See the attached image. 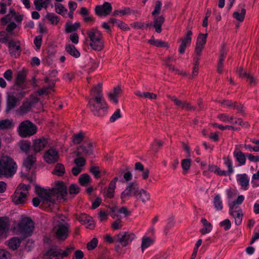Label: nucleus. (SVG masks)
<instances>
[{
    "instance_id": "obj_1",
    "label": "nucleus",
    "mask_w": 259,
    "mask_h": 259,
    "mask_svg": "<svg viewBox=\"0 0 259 259\" xmlns=\"http://www.w3.org/2000/svg\"><path fill=\"white\" fill-rule=\"evenodd\" d=\"M17 170V165L11 157L7 155L0 157V178H11Z\"/></svg>"
},
{
    "instance_id": "obj_2",
    "label": "nucleus",
    "mask_w": 259,
    "mask_h": 259,
    "mask_svg": "<svg viewBox=\"0 0 259 259\" xmlns=\"http://www.w3.org/2000/svg\"><path fill=\"white\" fill-rule=\"evenodd\" d=\"M36 196L33 198L32 203L35 207L41 206L45 205L51 206L54 202V198L50 194L51 191L39 186L35 188Z\"/></svg>"
},
{
    "instance_id": "obj_3",
    "label": "nucleus",
    "mask_w": 259,
    "mask_h": 259,
    "mask_svg": "<svg viewBox=\"0 0 259 259\" xmlns=\"http://www.w3.org/2000/svg\"><path fill=\"white\" fill-rule=\"evenodd\" d=\"M89 107L93 114L98 116H103L107 112L108 106L102 96L92 98L89 101Z\"/></svg>"
},
{
    "instance_id": "obj_4",
    "label": "nucleus",
    "mask_w": 259,
    "mask_h": 259,
    "mask_svg": "<svg viewBox=\"0 0 259 259\" xmlns=\"http://www.w3.org/2000/svg\"><path fill=\"white\" fill-rule=\"evenodd\" d=\"M69 225L66 218L62 215L56 217L54 220V232L60 240L65 239L68 234Z\"/></svg>"
},
{
    "instance_id": "obj_5",
    "label": "nucleus",
    "mask_w": 259,
    "mask_h": 259,
    "mask_svg": "<svg viewBox=\"0 0 259 259\" xmlns=\"http://www.w3.org/2000/svg\"><path fill=\"white\" fill-rule=\"evenodd\" d=\"M87 33L92 48L96 51L102 50L104 48V40L101 32L96 28H92Z\"/></svg>"
},
{
    "instance_id": "obj_6",
    "label": "nucleus",
    "mask_w": 259,
    "mask_h": 259,
    "mask_svg": "<svg viewBox=\"0 0 259 259\" xmlns=\"http://www.w3.org/2000/svg\"><path fill=\"white\" fill-rule=\"evenodd\" d=\"M29 188V185L20 184L12 195L13 202L18 205L25 203Z\"/></svg>"
},
{
    "instance_id": "obj_7",
    "label": "nucleus",
    "mask_w": 259,
    "mask_h": 259,
    "mask_svg": "<svg viewBox=\"0 0 259 259\" xmlns=\"http://www.w3.org/2000/svg\"><path fill=\"white\" fill-rule=\"evenodd\" d=\"M18 132L21 137H30L36 133L37 127L30 121L25 120L20 124Z\"/></svg>"
},
{
    "instance_id": "obj_8",
    "label": "nucleus",
    "mask_w": 259,
    "mask_h": 259,
    "mask_svg": "<svg viewBox=\"0 0 259 259\" xmlns=\"http://www.w3.org/2000/svg\"><path fill=\"white\" fill-rule=\"evenodd\" d=\"M34 223L28 218L22 219L21 222L18 225L15 231L17 233L23 234L25 236L30 235L33 231Z\"/></svg>"
},
{
    "instance_id": "obj_9",
    "label": "nucleus",
    "mask_w": 259,
    "mask_h": 259,
    "mask_svg": "<svg viewBox=\"0 0 259 259\" xmlns=\"http://www.w3.org/2000/svg\"><path fill=\"white\" fill-rule=\"evenodd\" d=\"M51 191L50 194L52 197L56 199L64 198L67 194V187L64 183L60 181H57L55 183V187L51 189H47Z\"/></svg>"
},
{
    "instance_id": "obj_10",
    "label": "nucleus",
    "mask_w": 259,
    "mask_h": 259,
    "mask_svg": "<svg viewBox=\"0 0 259 259\" xmlns=\"http://www.w3.org/2000/svg\"><path fill=\"white\" fill-rule=\"evenodd\" d=\"M136 238V236L134 233L124 231L118 234L115 237V240L122 246L125 247L130 244Z\"/></svg>"
},
{
    "instance_id": "obj_11",
    "label": "nucleus",
    "mask_w": 259,
    "mask_h": 259,
    "mask_svg": "<svg viewBox=\"0 0 259 259\" xmlns=\"http://www.w3.org/2000/svg\"><path fill=\"white\" fill-rule=\"evenodd\" d=\"M68 254L67 249L63 250L57 247L50 249L44 255V259H62Z\"/></svg>"
},
{
    "instance_id": "obj_12",
    "label": "nucleus",
    "mask_w": 259,
    "mask_h": 259,
    "mask_svg": "<svg viewBox=\"0 0 259 259\" xmlns=\"http://www.w3.org/2000/svg\"><path fill=\"white\" fill-rule=\"evenodd\" d=\"M192 32L189 30L183 37L178 40V42H180L178 52L180 54H184L186 49L190 46L192 41Z\"/></svg>"
},
{
    "instance_id": "obj_13",
    "label": "nucleus",
    "mask_w": 259,
    "mask_h": 259,
    "mask_svg": "<svg viewBox=\"0 0 259 259\" xmlns=\"http://www.w3.org/2000/svg\"><path fill=\"white\" fill-rule=\"evenodd\" d=\"M43 159L48 164H53L59 159V152L55 148H51L44 153Z\"/></svg>"
},
{
    "instance_id": "obj_14",
    "label": "nucleus",
    "mask_w": 259,
    "mask_h": 259,
    "mask_svg": "<svg viewBox=\"0 0 259 259\" xmlns=\"http://www.w3.org/2000/svg\"><path fill=\"white\" fill-rule=\"evenodd\" d=\"M138 189V187L137 185H129L121 193V199L123 201H125L131 197L136 195Z\"/></svg>"
},
{
    "instance_id": "obj_15",
    "label": "nucleus",
    "mask_w": 259,
    "mask_h": 259,
    "mask_svg": "<svg viewBox=\"0 0 259 259\" xmlns=\"http://www.w3.org/2000/svg\"><path fill=\"white\" fill-rule=\"evenodd\" d=\"M38 99L35 95L32 96L29 101L25 102L21 108L16 111L18 115H23L26 113L30 109L33 104L36 103Z\"/></svg>"
},
{
    "instance_id": "obj_16",
    "label": "nucleus",
    "mask_w": 259,
    "mask_h": 259,
    "mask_svg": "<svg viewBox=\"0 0 259 259\" xmlns=\"http://www.w3.org/2000/svg\"><path fill=\"white\" fill-rule=\"evenodd\" d=\"M229 206V213L234 218L237 225H240L242 222L243 213L240 207H234V204Z\"/></svg>"
},
{
    "instance_id": "obj_17",
    "label": "nucleus",
    "mask_w": 259,
    "mask_h": 259,
    "mask_svg": "<svg viewBox=\"0 0 259 259\" xmlns=\"http://www.w3.org/2000/svg\"><path fill=\"white\" fill-rule=\"evenodd\" d=\"M48 145L46 139L42 138L35 139L33 140L32 149L36 153L41 151Z\"/></svg>"
},
{
    "instance_id": "obj_18",
    "label": "nucleus",
    "mask_w": 259,
    "mask_h": 259,
    "mask_svg": "<svg viewBox=\"0 0 259 259\" xmlns=\"http://www.w3.org/2000/svg\"><path fill=\"white\" fill-rule=\"evenodd\" d=\"M112 11V6L109 3L105 2L102 6H98L96 7L95 11L99 16H106L110 13Z\"/></svg>"
},
{
    "instance_id": "obj_19",
    "label": "nucleus",
    "mask_w": 259,
    "mask_h": 259,
    "mask_svg": "<svg viewBox=\"0 0 259 259\" xmlns=\"http://www.w3.org/2000/svg\"><path fill=\"white\" fill-rule=\"evenodd\" d=\"M95 144L91 142L84 143L83 145L78 148L79 154L91 155L93 153Z\"/></svg>"
},
{
    "instance_id": "obj_20",
    "label": "nucleus",
    "mask_w": 259,
    "mask_h": 259,
    "mask_svg": "<svg viewBox=\"0 0 259 259\" xmlns=\"http://www.w3.org/2000/svg\"><path fill=\"white\" fill-rule=\"evenodd\" d=\"M77 219L88 228L93 229L95 227L94 222L92 218L86 214H82Z\"/></svg>"
},
{
    "instance_id": "obj_21",
    "label": "nucleus",
    "mask_w": 259,
    "mask_h": 259,
    "mask_svg": "<svg viewBox=\"0 0 259 259\" xmlns=\"http://www.w3.org/2000/svg\"><path fill=\"white\" fill-rule=\"evenodd\" d=\"M236 180L243 190H246L248 189L249 180L246 175H237L236 176Z\"/></svg>"
},
{
    "instance_id": "obj_22",
    "label": "nucleus",
    "mask_w": 259,
    "mask_h": 259,
    "mask_svg": "<svg viewBox=\"0 0 259 259\" xmlns=\"http://www.w3.org/2000/svg\"><path fill=\"white\" fill-rule=\"evenodd\" d=\"M121 90L119 87L115 88L112 91L109 92L108 94L110 101L112 103L117 104L118 102V97L121 95Z\"/></svg>"
},
{
    "instance_id": "obj_23",
    "label": "nucleus",
    "mask_w": 259,
    "mask_h": 259,
    "mask_svg": "<svg viewBox=\"0 0 259 259\" xmlns=\"http://www.w3.org/2000/svg\"><path fill=\"white\" fill-rule=\"evenodd\" d=\"M246 14V10L244 7H239L234 12L233 17L237 21L242 22L244 21Z\"/></svg>"
},
{
    "instance_id": "obj_24",
    "label": "nucleus",
    "mask_w": 259,
    "mask_h": 259,
    "mask_svg": "<svg viewBox=\"0 0 259 259\" xmlns=\"http://www.w3.org/2000/svg\"><path fill=\"white\" fill-rule=\"evenodd\" d=\"M9 228L8 219L7 218H0V236H5Z\"/></svg>"
},
{
    "instance_id": "obj_25",
    "label": "nucleus",
    "mask_w": 259,
    "mask_h": 259,
    "mask_svg": "<svg viewBox=\"0 0 259 259\" xmlns=\"http://www.w3.org/2000/svg\"><path fill=\"white\" fill-rule=\"evenodd\" d=\"M36 162V156L35 155H28L24 159L23 165L27 169L32 168Z\"/></svg>"
},
{
    "instance_id": "obj_26",
    "label": "nucleus",
    "mask_w": 259,
    "mask_h": 259,
    "mask_svg": "<svg viewBox=\"0 0 259 259\" xmlns=\"http://www.w3.org/2000/svg\"><path fill=\"white\" fill-rule=\"evenodd\" d=\"M15 123L13 119H4L0 120V130H8L13 128Z\"/></svg>"
},
{
    "instance_id": "obj_27",
    "label": "nucleus",
    "mask_w": 259,
    "mask_h": 259,
    "mask_svg": "<svg viewBox=\"0 0 259 259\" xmlns=\"http://www.w3.org/2000/svg\"><path fill=\"white\" fill-rule=\"evenodd\" d=\"M136 195L138 199L143 203H146L150 199V195L149 193L143 189H138Z\"/></svg>"
},
{
    "instance_id": "obj_28",
    "label": "nucleus",
    "mask_w": 259,
    "mask_h": 259,
    "mask_svg": "<svg viewBox=\"0 0 259 259\" xmlns=\"http://www.w3.org/2000/svg\"><path fill=\"white\" fill-rule=\"evenodd\" d=\"M14 19L16 20L17 21H20L22 20V18L21 16H20L19 18L17 17L15 13L13 11H11L9 14L1 19V23L3 25H6Z\"/></svg>"
},
{
    "instance_id": "obj_29",
    "label": "nucleus",
    "mask_w": 259,
    "mask_h": 259,
    "mask_svg": "<svg viewBox=\"0 0 259 259\" xmlns=\"http://www.w3.org/2000/svg\"><path fill=\"white\" fill-rule=\"evenodd\" d=\"M52 0H34V5L35 9L40 11L42 9H46Z\"/></svg>"
},
{
    "instance_id": "obj_30",
    "label": "nucleus",
    "mask_w": 259,
    "mask_h": 259,
    "mask_svg": "<svg viewBox=\"0 0 259 259\" xmlns=\"http://www.w3.org/2000/svg\"><path fill=\"white\" fill-rule=\"evenodd\" d=\"M153 26L157 32L159 33L161 31V25L163 24L164 19L162 16H154Z\"/></svg>"
},
{
    "instance_id": "obj_31",
    "label": "nucleus",
    "mask_w": 259,
    "mask_h": 259,
    "mask_svg": "<svg viewBox=\"0 0 259 259\" xmlns=\"http://www.w3.org/2000/svg\"><path fill=\"white\" fill-rule=\"evenodd\" d=\"M219 118L220 120L224 122L236 123L240 125H241L242 122L241 119H238L234 120L231 117L229 116L227 114H221L219 116Z\"/></svg>"
},
{
    "instance_id": "obj_32",
    "label": "nucleus",
    "mask_w": 259,
    "mask_h": 259,
    "mask_svg": "<svg viewBox=\"0 0 259 259\" xmlns=\"http://www.w3.org/2000/svg\"><path fill=\"white\" fill-rule=\"evenodd\" d=\"M171 99L174 102L175 105L180 108L187 110H191L192 109V106L189 103L184 101L180 100L175 97H171Z\"/></svg>"
},
{
    "instance_id": "obj_33",
    "label": "nucleus",
    "mask_w": 259,
    "mask_h": 259,
    "mask_svg": "<svg viewBox=\"0 0 259 259\" xmlns=\"http://www.w3.org/2000/svg\"><path fill=\"white\" fill-rule=\"evenodd\" d=\"M132 13L129 8H122L113 12V15L115 17H122L130 15Z\"/></svg>"
},
{
    "instance_id": "obj_34",
    "label": "nucleus",
    "mask_w": 259,
    "mask_h": 259,
    "mask_svg": "<svg viewBox=\"0 0 259 259\" xmlns=\"http://www.w3.org/2000/svg\"><path fill=\"white\" fill-rule=\"evenodd\" d=\"M127 213L128 212L126 208L125 207H121L120 209H114L111 215L114 219H115L116 217L121 219L122 216L126 217L127 215Z\"/></svg>"
},
{
    "instance_id": "obj_35",
    "label": "nucleus",
    "mask_w": 259,
    "mask_h": 259,
    "mask_svg": "<svg viewBox=\"0 0 259 259\" xmlns=\"http://www.w3.org/2000/svg\"><path fill=\"white\" fill-rule=\"evenodd\" d=\"M117 179L118 178L116 177L112 181H111L106 194L107 197L109 198L113 197L114 192L116 188Z\"/></svg>"
},
{
    "instance_id": "obj_36",
    "label": "nucleus",
    "mask_w": 259,
    "mask_h": 259,
    "mask_svg": "<svg viewBox=\"0 0 259 259\" xmlns=\"http://www.w3.org/2000/svg\"><path fill=\"white\" fill-rule=\"evenodd\" d=\"M201 222L203 225V228L200 230V232L202 234H205L209 233L212 230V226L211 224L208 222L204 218H202L201 220Z\"/></svg>"
},
{
    "instance_id": "obj_37",
    "label": "nucleus",
    "mask_w": 259,
    "mask_h": 259,
    "mask_svg": "<svg viewBox=\"0 0 259 259\" xmlns=\"http://www.w3.org/2000/svg\"><path fill=\"white\" fill-rule=\"evenodd\" d=\"M154 242V240L147 236H144L142 240L141 249L142 251L150 246Z\"/></svg>"
},
{
    "instance_id": "obj_38",
    "label": "nucleus",
    "mask_w": 259,
    "mask_h": 259,
    "mask_svg": "<svg viewBox=\"0 0 259 259\" xmlns=\"http://www.w3.org/2000/svg\"><path fill=\"white\" fill-rule=\"evenodd\" d=\"M66 51L70 55L75 58H78L80 56L79 51L72 45H67L66 47Z\"/></svg>"
},
{
    "instance_id": "obj_39",
    "label": "nucleus",
    "mask_w": 259,
    "mask_h": 259,
    "mask_svg": "<svg viewBox=\"0 0 259 259\" xmlns=\"http://www.w3.org/2000/svg\"><path fill=\"white\" fill-rule=\"evenodd\" d=\"M17 104V100L13 96L9 95L7 100V111L8 112L13 109Z\"/></svg>"
},
{
    "instance_id": "obj_40",
    "label": "nucleus",
    "mask_w": 259,
    "mask_h": 259,
    "mask_svg": "<svg viewBox=\"0 0 259 259\" xmlns=\"http://www.w3.org/2000/svg\"><path fill=\"white\" fill-rule=\"evenodd\" d=\"M54 87V81H51L49 83L48 87H44L38 91V94L39 95H47L53 91V88Z\"/></svg>"
},
{
    "instance_id": "obj_41",
    "label": "nucleus",
    "mask_w": 259,
    "mask_h": 259,
    "mask_svg": "<svg viewBox=\"0 0 259 259\" xmlns=\"http://www.w3.org/2000/svg\"><path fill=\"white\" fill-rule=\"evenodd\" d=\"M208 170L209 171L213 172L219 176H226L228 175V172L225 170H222L215 165H211L208 166Z\"/></svg>"
},
{
    "instance_id": "obj_42",
    "label": "nucleus",
    "mask_w": 259,
    "mask_h": 259,
    "mask_svg": "<svg viewBox=\"0 0 259 259\" xmlns=\"http://www.w3.org/2000/svg\"><path fill=\"white\" fill-rule=\"evenodd\" d=\"M20 242L21 241L19 239L14 237L9 241L8 246L11 249L14 250L19 246Z\"/></svg>"
},
{
    "instance_id": "obj_43",
    "label": "nucleus",
    "mask_w": 259,
    "mask_h": 259,
    "mask_svg": "<svg viewBox=\"0 0 259 259\" xmlns=\"http://www.w3.org/2000/svg\"><path fill=\"white\" fill-rule=\"evenodd\" d=\"M213 205L217 210H221L223 208V203L220 195H217L213 199Z\"/></svg>"
},
{
    "instance_id": "obj_44",
    "label": "nucleus",
    "mask_w": 259,
    "mask_h": 259,
    "mask_svg": "<svg viewBox=\"0 0 259 259\" xmlns=\"http://www.w3.org/2000/svg\"><path fill=\"white\" fill-rule=\"evenodd\" d=\"M234 155L236 160L240 163L241 165H243L245 163V157L244 154L240 151L235 150L234 152Z\"/></svg>"
},
{
    "instance_id": "obj_45",
    "label": "nucleus",
    "mask_w": 259,
    "mask_h": 259,
    "mask_svg": "<svg viewBox=\"0 0 259 259\" xmlns=\"http://www.w3.org/2000/svg\"><path fill=\"white\" fill-rule=\"evenodd\" d=\"M18 145L21 150L24 153L29 152L30 147V143L27 141H21L19 142Z\"/></svg>"
},
{
    "instance_id": "obj_46",
    "label": "nucleus",
    "mask_w": 259,
    "mask_h": 259,
    "mask_svg": "<svg viewBox=\"0 0 259 259\" xmlns=\"http://www.w3.org/2000/svg\"><path fill=\"white\" fill-rule=\"evenodd\" d=\"M244 200V197L242 195H239L236 199L234 201L233 200H229V206H231V204H234V207H239L238 205L241 204Z\"/></svg>"
},
{
    "instance_id": "obj_47",
    "label": "nucleus",
    "mask_w": 259,
    "mask_h": 259,
    "mask_svg": "<svg viewBox=\"0 0 259 259\" xmlns=\"http://www.w3.org/2000/svg\"><path fill=\"white\" fill-rule=\"evenodd\" d=\"M238 74L240 76H246L247 78L248 81L250 84H254L255 83V79L250 75H247L245 71L243 70V68H240L237 71Z\"/></svg>"
},
{
    "instance_id": "obj_48",
    "label": "nucleus",
    "mask_w": 259,
    "mask_h": 259,
    "mask_svg": "<svg viewBox=\"0 0 259 259\" xmlns=\"http://www.w3.org/2000/svg\"><path fill=\"white\" fill-rule=\"evenodd\" d=\"M91 182V178L88 174L81 175L79 178V182L82 186H87Z\"/></svg>"
},
{
    "instance_id": "obj_49",
    "label": "nucleus",
    "mask_w": 259,
    "mask_h": 259,
    "mask_svg": "<svg viewBox=\"0 0 259 259\" xmlns=\"http://www.w3.org/2000/svg\"><path fill=\"white\" fill-rule=\"evenodd\" d=\"M80 26V23L76 22L74 24L67 23L66 25V31L67 32H71L76 30Z\"/></svg>"
},
{
    "instance_id": "obj_50",
    "label": "nucleus",
    "mask_w": 259,
    "mask_h": 259,
    "mask_svg": "<svg viewBox=\"0 0 259 259\" xmlns=\"http://www.w3.org/2000/svg\"><path fill=\"white\" fill-rule=\"evenodd\" d=\"M53 173L58 176H62L65 173L64 165L60 163L57 164L55 167Z\"/></svg>"
},
{
    "instance_id": "obj_51",
    "label": "nucleus",
    "mask_w": 259,
    "mask_h": 259,
    "mask_svg": "<svg viewBox=\"0 0 259 259\" xmlns=\"http://www.w3.org/2000/svg\"><path fill=\"white\" fill-rule=\"evenodd\" d=\"M207 37V33H200L197 38L196 44L204 46L206 42Z\"/></svg>"
},
{
    "instance_id": "obj_52",
    "label": "nucleus",
    "mask_w": 259,
    "mask_h": 259,
    "mask_svg": "<svg viewBox=\"0 0 259 259\" xmlns=\"http://www.w3.org/2000/svg\"><path fill=\"white\" fill-rule=\"evenodd\" d=\"M9 48L10 52L12 56L16 57L19 55L20 53V48L19 46L17 45L10 44Z\"/></svg>"
},
{
    "instance_id": "obj_53",
    "label": "nucleus",
    "mask_w": 259,
    "mask_h": 259,
    "mask_svg": "<svg viewBox=\"0 0 259 259\" xmlns=\"http://www.w3.org/2000/svg\"><path fill=\"white\" fill-rule=\"evenodd\" d=\"M251 184L253 187L259 186V170L252 175Z\"/></svg>"
},
{
    "instance_id": "obj_54",
    "label": "nucleus",
    "mask_w": 259,
    "mask_h": 259,
    "mask_svg": "<svg viewBox=\"0 0 259 259\" xmlns=\"http://www.w3.org/2000/svg\"><path fill=\"white\" fill-rule=\"evenodd\" d=\"M102 84L99 83L96 87H95L93 91H92V95L93 98H95L96 96H102L101 93L102 92Z\"/></svg>"
},
{
    "instance_id": "obj_55",
    "label": "nucleus",
    "mask_w": 259,
    "mask_h": 259,
    "mask_svg": "<svg viewBox=\"0 0 259 259\" xmlns=\"http://www.w3.org/2000/svg\"><path fill=\"white\" fill-rule=\"evenodd\" d=\"M84 134L82 132H79L75 134L72 138V141L74 144H79L83 140Z\"/></svg>"
},
{
    "instance_id": "obj_56",
    "label": "nucleus",
    "mask_w": 259,
    "mask_h": 259,
    "mask_svg": "<svg viewBox=\"0 0 259 259\" xmlns=\"http://www.w3.org/2000/svg\"><path fill=\"white\" fill-rule=\"evenodd\" d=\"M56 11L57 13L62 15H65L66 14L67 10L60 3L55 5Z\"/></svg>"
},
{
    "instance_id": "obj_57",
    "label": "nucleus",
    "mask_w": 259,
    "mask_h": 259,
    "mask_svg": "<svg viewBox=\"0 0 259 259\" xmlns=\"http://www.w3.org/2000/svg\"><path fill=\"white\" fill-rule=\"evenodd\" d=\"M161 7V3L160 1H157L155 3L154 10L152 12V14L153 16H156L160 13Z\"/></svg>"
},
{
    "instance_id": "obj_58",
    "label": "nucleus",
    "mask_w": 259,
    "mask_h": 259,
    "mask_svg": "<svg viewBox=\"0 0 259 259\" xmlns=\"http://www.w3.org/2000/svg\"><path fill=\"white\" fill-rule=\"evenodd\" d=\"M198 61H199V58L198 57H194V66L193 68V71L192 73V77H195L198 72Z\"/></svg>"
},
{
    "instance_id": "obj_59",
    "label": "nucleus",
    "mask_w": 259,
    "mask_h": 259,
    "mask_svg": "<svg viewBox=\"0 0 259 259\" xmlns=\"http://www.w3.org/2000/svg\"><path fill=\"white\" fill-rule=\"evenodd\" d=\"M121 117L120 109H117L110 118V121L114 122Z\"/></svg>"
},
{
    "instance_id": "obj_60",
    "label": "nucleus",
    "mask_w": 259,
    "mask_h": 259,
    "mask_svg": "<svg viewBox=\"0 0 259 259\" xmlns=\"http://www.w3.org/2000/svg\"><path fill=\"white\" fill-rule=\"evenodd\" d=\"M98 241L97 238H93L88 244L87 247L88 250H91L94 249L98 244Z\"/></svg>"
},
{
    "instance_id": "obj_61",
    "label": "nucleus",
    "mask_w": 259,
    "mask_h": 259,
    "mask_svg": "<svg viewBox=\"0 0 259 259\" xmlns=\"http://www.w3.org/2000/svg\"><path fill=\"white\" fill-rule=\"evenodd\" d=\"M224 163L228 168V170L227 171L228 172V174L233 172V169L232 167V163L231 160L228 158H224Z\"/></svg>"
},
{
    "instance_id": "obj_62",
    "label": "nucleus",
    "mask_w": 259,
    "mask_h": 259,
    "mask_svg": "<svg viewBox=\"0 0 259 259\" xmlns=\"http://www.w3.org/2000/svg\"><path fill=\"white\" fill-rule=\"evenodd\" d=\"M79 188L76 184H72L69 188V192L70 194H76L79 192Z\"/></svg>"
},
{
    "instance_id": "obj_63",
    "label": "nucleus",
    "mask_w": 259,
    "mask_h": 259,
    "mask_svg": "<svg viewBox=\"0 0 259 259\" xmlns=\"http://www.w3.org/2000/svg\"><path fill=\"white\" fill-rule=\"evenodd\" d=\"M203 46L202 45H199L197 44H196V47L195 49V56L194 57H198L199 58V57L200 56L202 51L204 48Z\"/></svg>"
},
{
    "instance_id": "obj_64",
    "label": "nucleus",
    "mask_w": 259,
    "mask_h": 259,
    "mask_svg": "<svg viewBox=\"0 0 259 259\" xmlns=\"http://www.w3.org/2000/svg\"><path fill=\"white\" fill-rule=\"evenodd\" d=\"M122 226L120 219H118L113 222L111 225L112 229L114 230L120 229L121 228Z\"/></svg>"
}]
</instances>
